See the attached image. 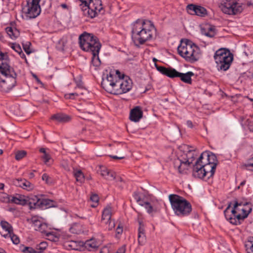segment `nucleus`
Returning <instances> with one entry per match:
<instances>
[{
    "label": "nucleus",
    "mask_w": 253,
    "mask_h": 253,
    "mask_svg": "<svg viewBox=\"0 0 253 253\" xmlns=\"http://www.w3.org/2000/svg\"><path fill=\"white\" fill-rule=\"evenodd\" d=\"M123 232V226L119 225L116 229V233L118 234H122Z\"/></svg>",
    "instance_id": "nucleus-54"
},
{
    "label": "nucleus",
    "mask_w": 253,
    "mask_h": 253,
    "mask_svg": "<svg viewBox=\"0 0 253 253\" xmlns=\"http://www.w3.org/2000/svg\"><path fill=\"white\" fill-rule=\"evenodd\" d=\"M197 156L195 150H189L183 155V159H177L174 161L173 165L175 169L180 173H183L188 169L189 166L193 163Z\"/></svg>",
    "instance_id": "nucleus-8"
},
{
    "label": "nucleus",
    "mask_w": 253,
    "mask_h": 253,
    "mask_svg": "<svg viewBox=\"0 0 253 253\" xmlns=\"http://www.w3.org/2000/svg\"><path fill=\"white\" fill-rule=\"evenodd\" d=\"M213 58L217 70L226 71L229 69L231 65L233 55L229 49L221 48L215 51Z\"/></svg>",
    "instance_id": "nucleus-7"
},
{
    "label": "nucleus",
    "mask_w": 253,
    "mask_h": 253,
    "mask_svg": "<svg viewBox=\"0 0 253 253\" xmlns=\"http://www.w3.org/2000/svg\"><path fill=\"white\" fill-rule=\"evenodd\" d=\"M110 157L114 159H122L124 158V157H117L116 156H110Z\"/></svg>",
    "instance_id": "nucleus-59"
},
{
    "label": "nucleus",
    "mask_w": 253,
    "mask_h": 253,
    "mask_svg": "<svg viewBox=\"0 0 253 253\" xmlns=\"http://www.w3.org/2000/svg\"><path fill=\"white\" fill-rule=\"evenodd\" d=\"M102 225H105V228L108 230H112L115 226V221L114 220L110 219L104 221V223H101Z\"/></svg>",
    "instance_id": "nucleus-34"
},
{
    "label": "nucleus",
    "mask_w": 253,
    "mask_h": 253,
    "mask_svg": "<svg viewBox=\"0 0 253 253\" xmlns=\"http://www.w3.org/2000/svg\"><path fill=\"white\" fill-rule=\"evenodd\" d=\"M245 180H244L242 182H241V183L240 184V185L238 187V189H239L240 186H243V185H244L245 184Z\"/></svg>",
    "instance_id": "nucleus-61"
},
{
    "label": "nucleus",
    "mask_w": 253,
    "mask_h": 253,
    "mask_svg": "<svg viewBox=\"0 0 253 253\" xmlns=\"http://www.w3.org/2000/svg\"><path fill=\"white\" fill-rule=\"evenodd\" d=\"M229 207H228L224 211V214L226 219L229 221V222L233 224H240V220H243L245 218H243V214L241 213L237 214V211H238L236 210V209L234 208L231 211L232 215H229L228 214L229 212Z\"/></svg>",
    "instance_id": "nucleus-13"
},
{
    "label": "nucleus",
    "mask_w": 253,
    "mask_h": 253,
    "mask_svg": "<svg viewBox=\"0 0 253 253\" xmlns=\"http://www.w3.org/2000/svg\"><path fill=\"white\" fill-rule=\"evenodd\" d=\"M17 74L9 65L6 53L0 51V88L4 93L9 92L16 85Z\"/></svg>",
    "instance_id": "nucleus-2"
},
{
    "label": "nucleus",
    "mask_w": 253,
    "mask_h": 253,
    "mask_svg": "<svg viewBox=\"0 0 253 253\" xmlns=\"http://www.w3.org/2000/svg\"><path fill=\"white\" fill-rule=\"evenodd\" d=\"M109 249L107 247H104L100 251V253H109Z\"/></svg>",
    "instance_id": "nucleus-55"
},
{
    "label": "nucleus",
    "mask_w": 253,
    "mask_h": 253,
    "mask_svg": "<svg viewBox=\"0 0 253 253\" xmlns=\"http://www.w3.org/2000/svg\"><path fill=\"white\" fill-rule=\"evenodd\" d=\"M61 6L63 8H67V5L65 3H62L61 4Z\"/></svg>",
    "instance_id": "nucleus-64"
},
{
    "label": "nucleus",
    "mask_w": 253,
    "mask_h": 253,
    "mask_svg": "<svg viewBox=\"0 0 253 253\" xmlns=\"http://www.w3.org/2000/svg\"><path fill=\"white\" fill-rule=\"evenodd\" d=\"M50 200L40 198L38 196L31 194L26 196V205H28L30 210L42 208L43 206L49 204Z\"/></svg>",
    "instance_id": "nucleus-12"
},
{
    "label": "nucleus",
    "mask_w": 253,
    "mask_h": 253,
    "mask_svg": "<svg viewBox=\"0 0 253 253\" xmlns=\"http://www.w3.org/2000/svg\"><path fill=\"white\" fill-rule=\"evenodd\" d=\"M27 152L25 151L22 150L17 152L15 154V159L17 160H20L23 158L26 155Z\"/></svg>",
    "instance_id": "nucleus-42"
},
{
    "label": "nucleus",
    "mask_w": 253,
    "mask_h": 253,
    "mask_svg": "<svg viewBox=\"0 0 253 253\" xmlns=\"http://www.w3.org/2000/svg\"><path fill=\"white\" fill-rule=\"evenodd\" d=\"M13 183L16 186L20 187L27 191H31L34 188V185L25 179H16L13 180Z\"/></svg>",
    "instance_id": "nucleus-21"
},
{
    "label": "nucleus",
    "mask_w": 253,
    "mask_h": 253,
    "mask_svg": "<svg viewBox=\"0 0 253 253\" xmlns=\"http://www.w3.org/2000/svg\"><path fill=\"white\" fill-rule=\"evenodd\" d=\"M173 72L172 78L179 77L180 80L184 83L188 84H192L191 77L194 75L192 72L189 71L186 73H181L177 72L175 69H174Z\"/></svg>",
    "instance_id": "nucleus-18"
},
{
    "label": "nucleus",
    "mask_w": 253,
    "mask_h": 253,
    "mask_svg": "<svg viewBox=\"0 0 253 253\" xmlns=\"http://www.w3.org/2000/svg\"><path fill=\"white\" fill-rule=\"evenodd\" d=\"M4 203H12L22 206L26 205V196L20 194H16L11 196V198L2 200Z\"/></svg>",
    "instance_id": "nucleus-17"
},
{
    "label": "nucleus",
    "mask_w": 253,
    "mask_h": 253,
    "mask_svg": "<svg viewBox=\"0 0 253 253\" xmlns=\"http://www.w3.org/2000/svg\"><path fill=\"white\" fill-rule=\"evenodd\" d=\"M50 229L48 227L47 225L45 223H42L41 226L37 228V231L41 232L42 233L45 235L48 232H49Z\"/></svg>",
    "instance_id": "nucleus-38"
},
{
    "label": "nucleus",
    "mask_w": 253,
    "mask_h": 253,
    "mask_svg": "<svg viewBox=\"0 0 253 253\" xmlns=\"http://www.w3.org/2000/svg\"><path fill=\"white\" fill-rule=\"evenodd\" d=\"M82 2V4L81 5L82 6V4H84V5H86L87 3L91 1L92 0H80Z\"/></svg>",
    "instance_id": "nucleus-56"
},
{
    "label": "nucleus",
    "mask_w": 253,
    "mask_h": 253,
    "mask_svg": "<svg viewBox=\"0 0 253 253\" xmlns=\"http://www.w3.org/2000/svg\"><path fill=\"white\" fill-rule=\"evenodd\" d=\"M24 253H37L36 250H34L31 247H24L22 250Z\"/></svg>",
    "instance_id": "nucleus-48"
},
{
    "label": "nucleus",
    "mask_w": 253,
    "mask_h": 253,
    "mask_svg": "<svg viewBox=\"0 0 253 253\" xmlns=\"http://www.w3.org/2000/svg\"><path fill=\"white\" fill-rule=\"evenodd\" d=\"M47 247V243L46 242H41L37 245L36 248L37 253H42Z\"/></svg>",
    "instance_id": "nucleus-36"
},
{
    "label": "nucleus",
    "mask_w": 253,
    "mask_h": 253,
    "mask_svg": "<svg viewBox=\"0 0 253 253\" xmlns=\"http://www.w3.org/2000/svg\"><path fill=\"white\" fill-rule=\"evenodd\" d=\"M98 172L103 177L109 181L113 180L116 178V173L104 166L100 167Z\"/></svg>",
    "instance_id": "nucleus-19"
},
{
    "label": "nucleus",
    "mask_w": 253,
    "mask_h": 253,
    "mask_svg": "<svg viewBox=\"0 0 253 253\" xmlns=\"http://www.w3.org/2000/svg\"><path fill=\"white\" fill-rule=\"evenodd\" d=\"M207 14V10L203 7L197 5L195 15L204 17Z\"/></svg>",
    "instance_id": "nucleus-35"
},
{
    "label": "nucleus",
    "mask_w": 253,
    "mask_h": 253,
    "mask_svg": "<svg viewBox=\"0 0 253 253\" xmlns=\"http://www.w3.org/2000/svg\"><path fill=\"white\" fill-rule=\"evenodd\" d=\"M220 8L223 12L229 15L238 14L243 10V4L234 0H226Z\"/></svg>",
    "instance_id": "nucleus-11"
},
{
    "label": "nucleus",
    "mask_w": 253,
    "mask_h": 253,
    "mask_svg": "<svg viewBox=\"0 0 253 253\" xmlns=\"http://www.w3.org/2000/svg\"><path fill=\"white\" fill-rule=\"evenodd\" d=\"M40 152L43 154V156L42 157V159L44 160V162L45 164H47L48 162L50 159V155L46 152V150L45 148H42L40 149Z\"/></svg>",
    "instance_id": "nucleus-39"
},
{
    "label": "nucleus",
    "mask_w": 253,
    "mask_h": 253,
    "mask_svg": "<svg viewBox=\"0 0 253 253\" xmlns=\"http://www.w3.org/2000/svg\"><path fill=\"white\" fill-rule=\"evenodd\" d=\"M245 247L248 253H253V237H250L249 240L245 242Z\"/></svg>",
    "instance_id": "nucleus-32"
},
{
    "label": "nucleus",
    "mask_w": 253,
    "mask_h": 253,
    "mask_svg": "<svg viewBox=\"0 0 253 253\" xmlns=\"http://www.w3.org/2000/svg\"><path fill=\"white\" fill-rule=\"evenodd\" d=\"M113 209L110 206H106L102 211L101 223H104V221L111 219Z\"/></svg>",
    "instance_id": "nucleus-26"
},
{
    "label": "nucleus",
    "mask_w": 253,
    "mask_h": 253,
    "mask_svg": "<svg viewBox=\"0 0 253 253\" xmlns=\"http://www.w3.org/2000/svg\"><path fill=\"white\" fill-rule=\"evenodd\" d=\"M79 96V94L78 92L71 93L69 94H65V96L67 99H75L76 96Z\"/></svg>",
    "instance_id": "nucleus-49"
},
{
    "label": "nucleus",
    "mask_w": 253,
    "mask_h": 253,
    "mask_svg": "<svg viewBox=\"0 0 253 253\" xmlns=\"http://www.w3.org/2000/svg\"><path fill=\"white\" fill-rule=\"evenodd\" d=\"M35 175L33 172H30L29 175V177L30 178H32L34 177Z\"/></svg>",
    "instance_id": "nucleus-63"
},
{
    "label": "nucleus",
    "mask_w": 253,
    "mask_h": 253,
    "mask_svg": "<svg viewBox=\"0 0 253 253\" xmlns=\"http://www.w3.org/2000/svg\"><path fill=\"white\" fill-rule=\"evenodd\" d=\"M45 236L47 239L53 242H57L59 239V234L54 231H51L50 230L49 232H48Z\"/></svg>",
    "instance_id": "nucleus-30"
},
{
    "label": "nucleus",
    "mask_w": 253,
    "mask_h": 253,
    "mask_svg": "<svg viewBox=\"0 0 253 253\" xmlns=\"http://www.w3.org/2000/svg\"><path fill=\"white\" fill-rule=\"evenodd\" d=\"M143 112L140 106H136L130 110L129 119L134 122H138L142 118Z\"/></svg>",
    "instance_id": "nucleus-22"
},
{
    "label": "nucleus",
    "mask_w": 253,
    "mask_h": 253,
    "mask_svg": "<svg viewBox=\"0 0 253 253\" xmlns=\"http://www.w3.org/2000/svg\"><path fill=\"white\" fill-rule=\"evenodd\" d=\"M7 199H8V198H11V196H8V195H5V197H3L2 198L0 199V200L1 202H3L2 201V200H6V199H7Z\"/></svg>",
    "instance_id": "nucleus-60"
},
{
    "label": "nucleus",
    "mask_w": 253,
    "mask_h": 253,
    "mask_svg": "<svg viewBox=\"0 0 253 253\" xmlns=\"http://www.w3.org/2000/svg\"><path fill=\"white\" fill-rule=\"evenodd\" d=\"M75 227V226L71 227V229H70V230L73 233L78 234V233L77 232H76V231H74Z\"/></svg>",
    "instance_id": "nucleus-62"
},
{
    "label": "nucleus",
    "mask_w": 253,
    "mask_h": 253,
    "mask_svg": "<svg viewBox=\"0 0 253 253\" xmlns=\"http://www.w3.org/2000/svg\"><path fill=\"white\" fill-rule=\"evenodd\" d=\"M5 31L7 34L12 39H15L18 37L19 32L16 29H13L12 27H7L5 28Z\"/></svg>",
    "instance_id": "nucleus-29"
},
{
    "label": "nucleus",
    "mask_w": 253,
    "mask_h": 253,
    "mask_svg": "<svg viewBox=\"0 0 253 253\" xmlns=\"http://www.w3.org/2000/svg\"><path fill=\"white\" fill-rule=\"evenodd\" d=\"M202 162L203 161H199V159L196 161L193 166V175L200 179H206V174L203 171L204 169Z\"/></svg>",
    "instance_id": "nucleus-16"
},
{
    "label": "nucleus",
    "mask_w": 253,
    "mask_h": 253,
    "mask_svg": "<svg viewBox=\"0 0 253 253\" xmlns=\"http://www.w3.org/2000/svg\"><path fill=\"white\" fill-rule=\"evenodd\" d=\"M40 1L41 0H26V3L23 7V12L26 20L35 18L40 14Z\"/></svg>",
    "instance_id": "nucleus-9"
},
{
    "label": "nucleus",
    "mask_w": 253,
    "mask_h": 253,
    "mask_svg": "<svg viewBox=\"0 0 253 253\" xmlns=\"http://www.w3.org/2000/svg\"><path fill=\"white\" fill-rule=\"evenodd\" d=\"M19 54V55L20 56V57L23 58V59H24L25 60V61L27 62V59H26V56L24 54V53L23 52L22 50H21V52L20 53H18Z\"/></svg>",
    "instance_id": "nucleus-57"
},
{
    "label": "nucleus",
    "mask_w": 253,
    "mask_h": 253,
    "mask_svg": "<svg viewBox=\"0 0 253 253\" xmlns=\"http://www.w3.org/2000/svg\"><path fill=\"white\" fill-rule=\"evenodd\" d=\"M169 198L171 208L176 215L184 216L191 213V205L185 198L176 194H170Z\"/></svg>",
    "instance_id": "nucleus-6"
},
{
    "label": "nucleus",
    "mask_w": 253,
    "mask_h": 253,
    "mask_svg": "<svg viewBox=\"0 0 253 253\" xmlns=\"http://www.w3.org/2000/svg\"><path fill=\"white\" fill-rule=\"evenodd\" d=\"M201 33L203 35L212 38L215 35L214 29L212 27H208L207 29L202 28Z\"/></svg>",
    "instance_id": "nucleus-31"
},
{
    "label": "nucleus",
    "mask_w": 253,
    "mask_h": 253,
    "mask_svg": "<svg viewBox=\"0 0 253 253\" xmlns=\"http://www.w3.org/2000/svg\"><path fill=\"white\" fill-rule=\"evenodd\" d=\"M177 51L181 57L191 63L197 61L200 56L199 47L188 40L181 41Z\"/></svg>",
    "instance_id": "nucleus-5"
},
{
    "label": "nucleus",
    "mask_w": 253,
    "mask_h": 253,
    "mask_svg": "<svg viewBox=\"0 0 253 253\" xmlns=\"http://www.w3.org/2000/svg\"><path fill=\"white\" fill-rule=\"evenodd\" d=\"M11 47L18 53L21 52L22 49L19 44L12 43Z\"/></svg>",
    "instance_id": "nucleus-47"
},
{
    "label": "nucleus",
    "mask_w": 253,
    "mask_h": 253,
    "mask_svg": "<svg viewBox=\"0 0 253 253\" xmlns=\"http://www.w3.org/2000/svg\"><path fill=\"white\" fill-rule=\"evenodd\" d=\"M155 66L158 71L164 75H166L169 78H172V75L174 69L167 68L163 66H159L157 64H155Z\"/></svg>",
    "instance_id": "nucleus-27"
},
{
    "label": "nucleus",
    "mask_w": 253,
    "mask_h": 253,
    "mask_svg": "<svg viewBox=\"0 0 253 253\" xmlns=\"http://www.w3.org/2000/svg\"><path fill=\"white\" fill-rule=\"evenodd\" d=\"M132 82L127 76L118 70L111 71L105 78H102V87L108 92L122 94L129 91L132 88Z\"/></svg>",
    "instance_id": "nucleus-1"
},
{
    "label": "nucleus",
    "mask_w": 253,
    "mask_h": 253,
    "mask_svg": "<svg viewBox=\"0 0 253 253\" xmlns=\"http://www.w3.org/2000/svg\"><path fill=\"white\" fill-rule=\"evenodd\" d=\"M84 247L87 250L91 251L96 249L98 248V245L96 241L91 239L85 242Z\"/></svg>",
    "instance_id": "nucleus-28"
},
{
    "label": "nucleus",
    "mask_w": 253,
    "mask_h": 253,
    "mask_svg": "<svg viewBox=\"0 0 253 253\" xmlns=\"http://www.w3.org/2000/svg\"><path fill=\"white\" fill-rule=\"evenodd\" d=\"M187 126L190 128H192L193 126L192 122L191 121H187L186 122Z\"/></svg>",
    "instance_id": "nucleus-58"
},
{
    "label": "nucleus",
    "mask_w": 253,
    "mask_h": 253,
    "mask_svg": "<svg viewBox=\"0 0 253 253\" xmlns=\"http://www.w3.org/2000/svg\"><path fill=\"white\" fill-rule=\"evenodd\" d=\"M198 159L199 161L206 162L207 163L212 166L214 165L216 167L217 165L218 161L216 155L211 152H204L201 154Z\"/></svg>",
    "instance_id": "nucleus-15"
},
{
    "label": "nucleus",
    "mask_w": 253,
    "mask_h": 253,
    "mask_svg": "<svg viewBox=\"0 0 253 253\" xmlns=\"http://www.w3.org/2000/svg\"><path fill=\"white\" fill-rule=\"evenodd\" d=\"M79 40L80 48L83 50L92 54V65L96 67H99L101 61L99 58L98 54L101 44L98 39L91 34L84 32L80 36Z\"/></svg>",
    "instance_id": "nucleus-4"
},
{
    "label": "nucleus",
    "mask_w": 253,
    "mask_h": 253,
    "mask_svg": "<svg viewBox=\"0 0 253 253\" xmlns=\"http://www.w3.org/2000/svg\"><path fill=\"white\" fill-rule=\"evenodd\" d=\"M77 86L82 89H84L85 91L86 90L84 88L83 83L82 81L79 80L78 81H76Z\"/></svg>",
    "instance_id": "nucleus-50"
},
{
    "label": "nucleus",
    "mask_w": 253,
    "mask_h": 253,
    "mask_svg": "<svg viewBox=\"0 0 253 253\" xmlns=\"http://www.w3.org/2000/svg\"><path fill=\"white\" fill-rule=\"evenodd\" d=\"M197 5L190 4H188L186 7L187 12L191 15H195Z\"/></svg>",
    "instance_id": "nucleus-40"
},
{
    "label": "nucleus",
    "mask_w": 253,
    "mask_h": 253,
    "mask_svg": "<svg viewBox=\"0 0 253 253\" xmlns=\"http://www.w3.org/2000/svg\"><path fill=\"white\" fill-rule=\"evenodd\" d=\"M248 129L251 131L253 132V122L248 121Z\"/></svg>",
    "instance_id": "nucleus-52"
},
{
    "label": "nucleus",
    "mask_w": 253,
    "mask_h": 253,
    "mask_svg": "<svg viewBox=\"0 0 253 253\" xmlns=\"http://www.w3.org/2000/svg\"><path fill=\"white\" fill-rule=\"evenodd\" d=\"M74 176L76 178V180L81 183L84 182V174L81 170H75L74 171Z\"/></svg>",
    "instance_id": "nucleus-33"
},
{
    "label": "nucleus",
    "mask_w": 253,
    "mask_h": 253,
    "mask_svg": "<svg viewBox=\"0 0 253 253\" xmlns=\"http://www.w3.org/2000/svg\"><path fill=\"white\" fill-rule=\"evenodd\" d=\"M90 200L94 203V205H92V207H95L97 205L98 202L99 201V198L97 195L93 194L91 196Z\"/></svg>",
    "instance_id": "nucleus-46"
},
{
    "label": "nucleus",
    "mask_w": 253,
    "mask_h": 253,
    "mask_svg": "<svg viewBox=\"0 0 253 253\" xmlns=\"http://www.w3.org/2000/svg\"><path fill=\"white\" fill-rule=\"evenodd\" d=\"M203 166V171H204L205 174H206V179H209L210 177H212L214 174L216 167L214 165L212 166L209 164L206 163V162H202Z\"/></svg>",
    "instance_id": "nucleus-24"
},
{
    "label": "nucleus",
    "mask_w": 253,
    "mask_h": 253,
    "mask_svg": "<svg viewBox=\"0 0 253 253\" xmlns=\"http://www.w3.org/2000/svg\"><path fill=\"white\" fill-rule=\"evenodd\" d=\"M61 165H62V166L65 169V170H66L67 171H70V167L68 166V164L66 163V162H63Z\"/></svg>",
    "instance_id": "nucleus-53"
},
{
    "label": "nucleus",
    "mask_w": 253,
    "mask_h": 253,
    "mask_svg": "<svg viewBox=\"0 0 253 253\" xmlns=\"http://www.w3.org/2000/svg\"><path fill=\"white\" fill-rule=\"evenodd\" d=\"M234 208L238 211H241V213L243 214V218H247L252 211L251 205L247 202L236 201L234 204Z\"/></svg>",
    "instance_id": "nucleus-14"
},
{
    "label": "nucleus",
    "mask_w": 253,
    "mask_h": 253,
    "mask_svg": "<svg viewBox=\"0 0 253 253\" xmlns=\"http://www.w3.org/2000/svg\"><path fill=\"white\" fill-rule=\"evenodd\" d=\"M133 198L136 201V202L140 206L142 205V204L144 202V201L141 199L140 195L138 193L135 192L133 194Z\"/></svg>",
    "instance_id": "nucleus-44"
},
{
    "label": "nucleus",
    "mask_w": 253,
    "mask_h": 253,
    "mask_svg": "<svg viewBox=\"0 0 253 253\" xmlns=\"http://www.w3.org/2000/svg\"><path fill=\"white\" fill-rule=\"evenodd\" d=\"M1 228H0V234L5 238H7L12 233L13 228L12 226L6 221L0 222Z\"/></svg>",
    "instance_id": "nucleus-20"
},
{
    "label": "nucleus",
    "mask_w": 253,
    "mask_h": 253,
    "mask_svg": "<svg viewBox=\"0 0 253 253\" xmlns=\"http://www.w3.org/2000/svg\"><path fill=\"white\" fill-rule=\"evenodd\" d=\"M49 176L46 173H44L42 175V179L46 182V183H49Z\"/></svg>",
    "instance_id": "nucleus-51"
},
{
    "label": "nucleus",
    "mask_w": 253,
    "mask_h": 253,
    "mask_svg": "<svg viewBox=\"0 0 253 253\" xmlns=\"http://www.w3.org/2000/svg\"><path fill=\"white\" fill-rule=\"evenodd\" d=\"M83 14L88 17L93 18L99 13H103L104 10L101 0H92L82 7Z\"/></svg>",
    "instance_id": "nucleus-10"
},
{
    "label": "nucleus",
    "mask_w": 253,
    "mask_h": 253,
    "mask_svg": "<svg viewBox=\"0 0 253 253\" xmlns=\"http://www.w3.org/2000/svg\"><path fill=\"white\" fill-rule=\"evenodd\" d=\"M23 49L25 51V52L27 54H30L31 53H32V51L30 49V45H31V43L30 42H26V43H23L22 44Z\"/></svg>",
    "instance_id": "nucleus-41"
},
{
    "label": "nucleus",
    "mask_w": 253,
    "mask_h": 253,
    "mask_svg": "<svg viewBox=\"0 0 253 253\" xmlns=\"http://www.w3.org/2000/svg\"><path fill=\"white\" fill-rule=\"evenodd\" d=\"M50 119L58 123H66L71 120V117L65 114L58 113L51 116Z\"/></svg>",
    "instance_id": "nucleus-23"
},
{
    "label": "nucleus",
    "mask_w": 253,
    "mask_h": 253,
    "mask_svg": "<svg viewBox=\"0 0 253 253\" xmlns=\"http://www.w3.org/2000/svg\"><path fill=\"white\" fill-rule=\"evenodd\" d=\"M10 238V240L12 241L13 243L14 244H18L20 242V240L17 236L13 234L12 232V234H10V236H8L7 238Z\"/></svg>",
    "instance_id": "nucleus-43"
},
{
    "label": "nucleus",
    "mask_w": 253,
    "mask_h": 253,
    "mask_svg": "<svg viewBox=\"0 0 253 253\" xmlns=\"http://www.w3.org/2000/svg\"><path fill=\"white\" fill-rule=\"evenodd\" d=\"M30 220L36 230H37V228L40 227L42 223L37 217H32Z\"/></svg>",
    "instance_id": "nucleus-37"
},
{
    "label": "nucleus",
    "mask_w": 253,
    "mask_h": 253,
    "mask_svg": "<svg viewBox=\"0 0 253 253\" xmlns=\"http://www.w3.org/2000/svg\"><path fill=\"white\" fill-rule=\"evenodd\" d=\"M141 206H143L145 207L147 212L149 213L152 212L153 211V207L151 205L150 203L148 202H144Z\"/></svg>",
    "instance_id": "nucleus-45"
},
{
    "label": "nucleus",
    "mask_w": 253,
    "mask_h": 253,
    "mask_svg": "<svg viewBox=\"0 0 253 253\" xmlns=\"http://www.w3.org/2000/svg\"><path fill=\"white\" fill-rule=\"evenodd\" d=\"M156 29L149 20H137L132 26L131 37L136 45L143 44L156 37Z\"/></svg>",
    "instance_id": "nucleus-3"
},
{
    "label": "nucleus",
    "mask_w": 253,
    "mask_h": 253,
    "mask_svg": "<svg viewBox=\"0 0 253 253\" xmlns=\"http://www.w3.org/2000/svg\"><path fill=\"white\" fill-rule=\"evenodd\" d=\"M139 227L138 229V243L140 246H143L146 242V237L143 222L139 221Z\"/></svg>",
    "instance_id": "nucleus-25"
}]
</instances>
